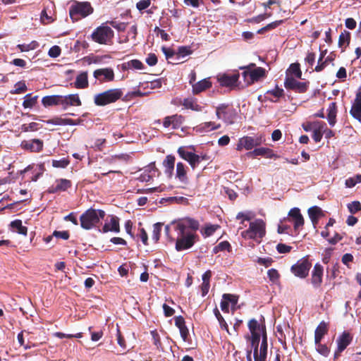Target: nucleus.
<instances>
[{
	"label": "nucleus",
	"mask_w": 361,
	"mask_h": 361,
	"mask_svg": "<svg viewBox=\"0 0 361 361\" xmlns=\"http://www.w3.org/2000/svg\"><path fill=\"white\" fill-rule=\"evenodd\" d=\"M199 228L200 223L196 219L190 217L180 219L176 226L178 233L176 250L179 252L191 248L200 240L196 233Z\"/></svg>",
	"instance_id": "f257e3e1"
},
{
	"label": "nucleus",
	"mask_w": 361,
	"mask_h": 361,
	"mask_svg": "<svg viewBox=\"0 0 361 361\" xmlns=\"http://www.w3.org/2000/svg\"><path fill=\"white\" fill-rule=\"evenodd\" d=\"M106 215L104 210L90 208L80 216V226L85 230L94 228Z\"/></svg>",
	"instance_id": "f03ea898"
},
{
	"label": "nucleus",
	"mask_w": 361,
	"mask_h": 361,
	"mask_svg": "<svg viewBox=\"0 0 361 361\" xmlns=\"http://www.w3.org/2000/svg\"><path fill=\"white\" fill-rule=\"evenodd\" d=\"M123 94V91L119 88L110 89L96 94L94 97V102L97 106H106L116 102L121 98Z\"/></svg>",
	"instance_id": "7ed1b4c3"
},
{
	"label": "nucleus",
	"mask_w": 361,
	"mask_h": 361,
	"mask_svg": "<svg viewBox=\"0 0 361 361\" xmlns=\"http://www.w3.org/2000/svg\"><path fill=\"white\" fill-rule=\"evenodd\" d=\"M114 36L113 30L102 24L97 27L91 35V39L100 44H111Z\"/></svg>",
	"instance_id": "20e7f679"
},
{
	"label": "nucleus",
	"mask_w": 361,
	"mask_h": 361,
	"mask_svg": "<svg viewBox=\"0 0 361 361\" xmlns=\"http://www.w3.org/2000/svg\"><path fill=\"white\" fill-rule=\"evenodd\" d=\"M179 156L187 161L191 168L195 169L199 166L202 161H207L210 157L207 154H201L200 155L197 154L192 152L188 151L185 147H180L178 149Z\"/></svg>",
	"instance_id": "39448f33"
},
{
	"label": "nucleus",
	"mask_w": 361,
	"mask_h": 361,
	"mask_svg": "<svg viewBox=\"0 0 361 361\" xmlns=\"http://www.w3.org/2000/svg\"><path fill=\"white\" fill-rule=\"evenodd\" d=\"M216 116L227 124H233L238 117V113L232 105L221 104L216 107Z\"/></svg>",
	"instance_id": "423d86ee"
},
{
	"label": "nucleus",
	"mask_w": 361,
	"mask_h": 361,
	"mask_svg": "<svg viewBox=\"0 0 361 361\" xmlns=\"http://www.w3.org/2000/svg\"><path fill=\"white\" fill-rule=\"evenodd\" d=\"M265 235V224L262 219H257L250 223L249 228L241 233L245 238L257 239L262 238Z\"/></svg>",
	"instance_id": "0eeeda50"
},
{
	"label": "nucleus",
	"mask_w": 361,
	"mask_h": 361,
	"mask_svg": "<svg viewBox=\"0 0 361 361\" xmlns=\"http://www.w3.org/2000/svg\"><path fill=\"white\" fill-rule=\"evenodd\" d=\"M93 12V8L89 2H77L69 10L70 17L73 20L85 18Z\"/></svg>",
	"instance_id": "6e6552de"
},
{
	"label": "nucleus",
	"mask_w": 361,
	"mask_h": 361,
	"mask_svg": "<svg viewBox=\"0 0 361 361\" xmlns=\"http://www.w3.org/2000/svg\"><path fill=\"white\" fill-rule=\"evenodd\" d=\"M311 267L312 262L310 261L308 256H307L299 259L293 264L290 267V271L295 276L305 279L308 276Z\"/></svg>",
	"instance_id": "1a4fd4ad"
},
{
	"label": "nucleus",
	"mask_w": 361,
	"mask_h": 361,
	"mask_svg": "<svg viewBox=\"0 0 361 361\" xmlns=\"http://www.w3.org/2000/svg\"><path fill=\"white\" fill-rule=\"evenodd\" d=\"M244 82L247 85H250L261 78L266 76V71L264 68L257 67L253 70H245L242 73Z\"/></svg>",
	"instance_id": "9d476101"
},
{
	"label": "nucleus",
	"mask_w": 361,
	"mask_h": 361,
	"mask_svg": "<svg viewBox=\"0 0 361 361\" xmlns=\"http://www.w3.org/2000/svg\"><path fill=\"white\" fill-rule=\"evenodd\" d=\"M309 85V82H300L293 77L287 76L284 81V87L286 90H293L298 93L306 92Z\"/></svg>",
	"instance_id": "9b49d317"
},
{
	"label": "nucleus",
	"mask_w": 361,
	"mask_h": 361,
	"mask_svg": "<svg viewBox=\"0 0 361 361\" xmlns=\"http://www.w3.org/2000/svg\"><path fill=\"white\" fill-rule=\"evenodd\" d=\"M93 76L101 83L111 82L114 80V72L111 68H103L95 70Z\"/></svg>",
	"instance_id": "f8f14e48"
},
{
	"label": "nucleus",
	"mask_w": 361,
	"mask_h": 361,
	"mask_svg": "<svg viewBox=\"0 0 361 361\" xmlns=\"http://www.w3.org/2000/svg\"><path fill=\"white\" fill-rule=\"evenodd\" d=\"M268 351V343H267V332L262 334V343L259 348L254 349V360L255 361H266Z\"/></svg>",
	"instance_id": "ddd939ff"
},
{
	"label": "nucleus",
	"mask_w": 361,
	"mask_h": 361,
	"mask_svg": "<svg viewBox=\"0 0 361 361\" xmlns=\"http://www.w3.org/2000/svg\"><path fill=\"white\" fill-rule=\"evenodd\" d=\"M261 137H241L237 145V149L240 150L243 148L251 149L254 147L261 143Z\"/></svg>",
	"instance_id": "4468645a"
},
{
	"label": "nucleus",
	"mask_w": 361,
	"mask_h": 361,
	"mask_svg": "<svg viewBox=\"0 0 361 361\" xmlns=\"http://www.w3.org/2000/svg\"><path fill=\"white\" fill-rule=\"evenodd\" d=\"M43 145L42 140L39 139L23 140L20 144L22 149L30 152H39L42 150Z\"/></svg>",
	"instance_id": "2eb2a0df"
},
{
	"label": "nucleus",
	"mask_w": 361,
	"mask_h": 361,
	"mask_svg": "<svg viewBox=\"0 0 361 361\" xmlns=\"http://www.w3.org/2000/svg\"><path fill=\"white\" fill-rule=\"evenodd\" d=\"M184 121V117L182 115L174 114L166 116L164 118L163 126L164 128H171L172 129H178L181 127Z\"/></svg>",
	"instance_id": "dca6fc26"
},
{
	"label": "nucleus",
	"mask_w": 361,
	"mask_h": 361,
	"mask_svg": "<svg viewBox=\"0 0 361 361\" xmlns=\"http://www.w3.org/2000/svg\"><path fill=\"white\" fill-rule=\"evenodd\" d=\"M323 266L319 263H317L312 271L311 283L314 288H319L322 283L323 277Z\"/></svg>",
	"instance_id": "f3484780"
},
{
	"label": "nucleus",
	"mask_w": 361,
	"mask_h": 361,
	"mask_svg": "<svg viewBox=\"0 0 361 361\" xmlns=\"http://www.w3.org/2000/svg\"><path fill=\"white\" fill-rule=\"evenodd\" d=\"M72 186L71 181L65 179L60 178L56 180V185H53L48 189L49 193H56L61 191H66Z\"/></svg>",
	"instance_id": "a211bd4d"
},
{
	"label": "nucleus",
	"mask_w": 361,
	"mask_h": 361,
	"mask_svg": "<svg viewBox=\"0 0 361 361\" xmlns=\"http://www.w3.org/2000/svg\"><path fill=\"white\" fill-rule=\"evenodd\" d=\"M288 216L293 222L295 231H298L304 225V219L300 213V209L294 207L288 212Z\"/></svg>",
	"instance_id": "6ab92c4d"
},
{
	"label": "nucleus",
	"mask_w": 361,
	"mask_h": 361,
	"mask_svg": "<svg viewBox=\"0 0 361 361\" xmlns=\"http://www.w3.org/2000/svg\"><path fill=\"white\" fill-rule=\"evenodd\" d=\"M350 113L353 118L361 122V89L356 93Z\"/></svg>",
	"instance_id": "aec40b11"
},
{
	"label": "nucleus",
	"mask_w": 361,
	"mask_h": 361,
	"mask_svg": "<svg viewBox=\"0 0 361 361\" xmlns=\"http://www.w3.org/2000/svg\"><path fill=\"white\" fill-rule=\"evenodd\" d=\"M239 76V73L233 75L224 74L218 78V80L221 86L232 87L235 86Z\"/></svg>",
	"instance_id": "412c9836"
},
{
	"label": "nucleus",
	"mask_w": 361,
	"mask_h": 361,
	"mask_svg": "<svg viewBox=\"0 0 361 361\" xmlns=\"http://www.w3.org/2000/svg\"><path fill=\"white\" fill-rule=\"evenodd\" d=\"M102 233H107L109 231L119 233L120 232V224L119 219L116 216H111L110 222L105 223L102 228L100 230Z\"/></svg>",
	"instance_id": "4be33fe9"
},
{
	"label": "nucleus",
	"mask_w": 361,
	"mask_h": 361,
	"mask_svg": "<svg viewBox=\"0 0 361 361\" xmlns=\"http://www.w3.org/2000/svg\"><path fill=\"white\" fill-rule=\"evenodd\" d=\"M249 330L251 335L261 334L262 335L266 331V326L264 324H260L258 321L255 319H251L247 324Z\"/></svg>",
	"instance_id": "5701e85b"
},
{
	"label": "nucleus",
	"mask_w": 361,
	"mask_h": 361,
	"mask_svg": "<svg viewBox=\"0 0 361 361\" xmlns=\"http://www.w3.org/2000/svg\"><path fill=\"white\" fill-rule=\"evenodd\" d=\"M353 340L352 336L350 333L344 331L338 338H337V344L338 348V351H343L348 345L351 343Z\"/></svg>",
	"instance_id": "b1692460"
},
{
	"label": "nucleus",
	"mask_w": 361,
	"mask_h": 361,
	"mask_svg": "<svg viewBox=\"0 0 361 361\" xmlns=\"http://www.w3.org/2000/svg\"><path fill=\"white\" fill-rule=\"evenodd\" d=\"M181 104L187 109H191L194 111H202L203 106L200 105L197 99L192 97L185 98L181 102Z\"/></svg>",
	"instance_id": "393cba45"
},
{
	"label": "nucleus",
	"mask_w": 361,
	"mask_h": 361,
	"mask_svg": "<svg viewBox=\"0 0 361 361\" xmlns=\"http://www.w3.org/2000/svg\"><path fill=\"white\" fill-rule=\"evenodd\" d=\"M192 93L197 94L212 87V82L209 78L203 79L197 82L192 84Z\"/></svg>",
	"instance_id": "a878e982"
},
{
	"label": "nucleus",
	"mask_w": 361,
	"mask_h": 361,
	"mask_svg": "<svg viewBox=\"0 0 361 361\" xmlns=\"http://www.w3.org/2000/svg\"><path fill=\"white\" fill-rule=\"evenodd\" d=\"M328 332L327 324L324 322H322L317 326L314 331V343L318 344L321 343V341L324 336Z\"/></svg>",
	"instance_id": "bb28decb"
},
{
	"label": "nucleus",
	"mask_w": 361,
	"mask_h": 361,
	"mask_svg": "<svg viewBox=\"0 0 361 361\" xmlns=\"http://www.w3.org/2000/svg\"><path fill=\"white\" fill-rule=\"evenodd\" d=\"M74 85L78 89H85L88 87V74L87 71L82 72L77 75Z\"/></svg>",
	"instance_id": "cd10ccee"
},
{
	"label": "nucleus",
	"mask_w": 361,
	"mask_h": 361,
	"mask_svg": "<svg viewBox=\"0 0 361 361\" xmlns=\"http://www.w3.org/2000/svg\"><path fill=\"white\" fill-rule=\"evenodd\" d=\"M328 115L327 119L331 126H334L336 123V114H337V105L336 102H331L329 104L327 109Z\"/></svg>",
	"instance_id": "c85d7f7f"
},
{
	"label": "nucleus",
	"mask_w": 361,
	"mask_h": 361,
	"mask_svg": "<svg viewBox=\"0 0 361 361\" xmlns=\"http://www.w3.org/2000/svg\"><path fill=\"white\" fill-rule=\"evenodd\" d=\"M317 131H314L313 135H334L332 131L328 129L326 124L324 121H316Z\"/></svg>",
	"instance_id": "c756f323"
},
{
	"label": "nucleus",
	"mask_w": 361,
	"mask_h": 361,
	"mask_svg": "<svg viewBox=\"0 0 361 361\" xmlns=\"http://www.w3.org/2000/svg\"><path fill=\"white\" fill-rule=\"evenodd\" d=\"M309 216L313 224H316L321 216H322V210L317 206H314L308 209Z\"/></svg>",
	"instance_id": "7c9ffc66"
},
{
	"label": "nucleus",
	"mask_w": 361,
	"mask_h": 361,
	"mask_svg": "<svg viewBox=\"0 0 361 361\" xmlns=\"http://www.w3.org/2000/svg\"><path fill=\"white\" fill-rule=\"evenodd\" d=\"M176 177L182 183H186L188 182L185 166L182 162H178L176 164Z\"/></svg>",
	"instance_id": "2f4dec72"
},
{
	"label": "nucleus",
	"mask_w": 361,
	"mask_h": 361,
	"mask_svg": "<svg viewBox=\"0 0 361 361\" xmlns=\"http://www.w3.org/2000/svg\"><path fill=\"white\" fill-rule=\"evenodd\" d=\"M251 156H264L266 157H272L274 156L273 151L266 147H259L248 153Z\"/></svg>",
	"instance_id": "473e14b6"
},
{
	"label": "nucleus",
	"mask_w": 361,
	"mask_h": 361,
	"mask_svg": "<svg viewBox=\"0 0 361 361\" xmlns=\"http://www.w3.org/2000/svg\"><path fill=\"white\" fill-rule=\"evenodd\" d=\"M144 68L143 63L138 59H133L122 64V69L126 70L129 68H134L137 70H142Z\"/></svg>",
	"instance_id": "72a5a7b5"
},
{
	"label": "nucleus",
	"mask_w": 361,
	"mask_h": 361,
	"mask_svg": "<svg viewBox=\"0 0 361 361\" xmlns=\"http://www.w3.org/2000/svg\"><path fill=\"white\" fill-rule=\"evenodd\" d=\"M163 165L166 169V173L171 174L174 169L175 157L171 154L167 155L163 161Z\"/></svg>",
	"instance_id": "f704fd0d"
},
{
	"label": "nucleus",
	"mask_w": 361,
	"mask_h": 361,
	"mask_svg": "<svg viewBox=\"0 0 361 361\" xmlns=\"http://www.w3.org/2000/svg\"><path fill=\"white\" fill-rule=\"evenodd\" d=\"M11 227L16 230L19 234L26 235L27 233V228L23 226L22 221L16 219L11 222Z\"/></svg>",
	"instance_id": "c9c22d12"
},
{
	"label": "nucleus",
	"mask_w": 361,
	"mask_h": 361,
	"mask_svg": "<svg viewBox=\"0 0 361 361\" xmlns=\"http://www.w3.org/2000/svg\"><path fill=\"white\" fill-rule=\"evenodd\" d=\"M60 95L45 96L42 99V104L47 107L54 105H59Z\"/></svg>",
	"instance_id": "e433bc0d"
},
{
	"label": "nucleus",
	"mask_w": 361,
	"mask_h": 361,
	"mask_svg": "<svg viewBox=\"0 0 361 361\" xmlns=\"http://www.w3.org/2000/svg\"><path fill=\"white\" fill-rule=\"evenodd\" d=\"M38 96H32V94H27L24 98L23 106L25 109L32 108L37 102Z\"/></svg>",
	"instance_id": "4c0bfd02"
},
{
	"label": "nucleus",
	"mask_w": 361,
	"mask_h": 361,
	"mask_svg": "<svg viewBox=\"0 0 361 361\" xmlns=\"http://www.w3.org/2000/svg\"><path fill=\"white\" fill-rule=\"evenodd\" d=\"M39 47V44L37 41H32L29 44H20L17 45V49H18L21 52L29 51L30 50H34Z\"/></svg>",
	"instance_id": "58836bf2"
},
{
	"label": "nucleus",
	"mask_w": 361,
	"mask_h": 361,
	"mask_svg": "<svg viewBox=\"0 0 361 361\" xmlns=\"http://www.w3.org/2000/svg\"><path fill=\"white\" fill-rule=\"evenodd\" d=\"M225 250H227L228 252L231 251V245L227 240L219 243L213 248V252L215 254Z\"/></svg>",
	"instance_id": "ea45409f"
},
{
	"label": "nucleus",
	"mask_w": 361,
	"mask_h": 361,
	"mask_svg": "<svg viewBox=\"0 0 361 361\" xmlns=\"http://www.w3.org/2000/svg\"><path fill=\"white\" fill-rule=\"evenodd\" d=\"M27 90V85L25 82L22 80L16 82L15 84V89L11 91V93L13 94H22Z\"/></svg>",
	"instance_id": "a19ab883"
},
{
	"label": "nucleus",
	"mask_w": 361,
	"mask_h": 361,
	"mask_svg": "<svg viewBox=\"0 0 361 361\" xmlns=\"http://www.w3.org/2000/svg\"><path fill=\"white\" fill-rule=\"evenodd\" d=\"M350 41V33L346 30H344L339 35L338 38V46L343 47L345 44L349 45Z\"/></svg>",
	"instance_id": "79ce46f5"
},
{
	"label": "nucleus",
	"mask_w": 361,
	"mask_h": 361,
	"mask_svg": "<svg viewBox=\"0 0 361 361\" xmlns=\"http://www.w3.org/2000/svg\"><path fill=\"white\" fill-rule=\"evenodd\" d=\"M163 226L162 223H156L153 226V232H152V240H154L155 243H157L160 238L161 227Z\"/></svg>",
	"instance_id": "37998d69"
},
{
	"label": "nucleus",
	"mask_w": 361,
	"mask_h": 361,
	"mask_svg": "<svg viewBox=\"0 0 361 361\" xmlns=\"http://www.w3.org/2000/svg\"><path fill=\"white\" fill-rule=\"evenodd\" d=\"M200 127L202 130L208 132L212 130L219 129L221 127V124L209 121L202 123Z\"/></svg>",
	"instance_id": "c03bdc74"
},
{
	"label": "nucleus",
	"mask_w": 361,
	"mask_h": 361,
	"mask_svg": "<svg viewBox=\"0 0 361 361\" xmlns=\"http://www.w3.org/2000/svg\"><path fill=\"white\" fill-rule=\"evenodd\" d=\"M267 276L269 279L273 283H278L279 282L280 274L279 271L275 269H269L267 271Z\"/></svg>",
	"instance_id": "a18cd8bd"
},
{
	"label": "nucleus",
	"mask_w": 361,
	"mask_h": 361,
	"mask_svg": "<svg viewBox=\"0 0 361 361\" xmlns=\"http://www.w3.org/2000/svg\"><path fill=\"white\" fill-rule=\"evenodd\" d=\"M70 164V160L68 158H62L59 160H52V166L54 168H66Z\"/></svg>",
	"instance_id": "49530a36"
},
{
	"label": "nucleus",
	"mask_w": 361,
	"mask_h": 361,
	"mask_svg": "<svg viewBox=\"0 0 361 361\" xmlns=\"http://www.w3.org/2000/svg\"><path fill=\"white\" fill-rule=\"evenodd\" d=\"M40 20L44 25H48L54 22L55 18L51 15H49L47 11L44 9L41 13Z\"/></svg>",
	"instance_id": "de8ad7c7"
},
{
	"label": "nucleus",
	"mask_w": 361,
	"mask_h": 361,
	"mask_svg": "<svg viewBox=\"0 0 361 361\" xmlns=\"http://www.w3.org/2000/svg\"><path fill=\"white\" fill-rule=\"evenodd\" d=\"M224 299L228 300V302L231 305V308L233 310H235V306L237 305L238 301V297L235 295L224 293L222 296Z\"/></svg>",
	"instance_id": "09e8293b"
},
{
	"label": "nucleus",
	"mask_w": 361,
	"mask_h": 361,
	"mask_svg": "<svg viewBox=\"0 0 361 361\" xmlns=\"http://www.w3.org/2000/svg\"><path fill=\"white\" fill-rule=\"evenodd\" d=\"M218 225H206L204 230L202 231V235L205 237L211 236L218 229Z\"/></svg>",
	"instance_id": "8fccbe9b"
},
{
	"label": "nucleus",
	"mask_w": 361,
	"mask_h": 361,
	"mask_svg": "<svg viewBox=\"0 0 361 361\" xmlns=\"http://www.w3.org/2000/svg\"><path fill=\"white\" fill-rule=\"evenodd\" d=\"M214 314L219 322L221 328L228 332V326L217 308L214 310Z\"/></svg>",
	"instance_id": "3c124183"
},
{
	"label": "nucleus",
	"mask_w": 361,
	"mask_h": 361,
	"mask_svg": "<svg viewBox=\"0 0 361 361\" xmlns=\"http://www.w3.org/2000/svg\"><path fill=\"white\" fill-rule=\"evenodd\" d=\"M288 71L290 72L291 74L294 75L297 78H299V79L301 78L302 72H301L299 63H292L290 66Z\"/></svg>",
	"instance_id": "603ef678"
},
{
	"label": "nucleus",
	"mask_w": 361,
	"mask_h": 361,
	"mask_svg": "<svg viewBox=\"0 0 361 361\" xmlns=\"http://www.w3.org/2000/svg\"><path fill=\"white\" fill-rule=\"evenodd\" d=\"M192 52V51L191 50L190 47L182 46L178 47L176 55L178 58L185 57L186 56L191 54Z\"/></svg>",
	"instance_id": "864d4df0"
},
{
	"label": "nucleus",
	"mask_w": 361,
	"mask_h": 361,
	"mask_svg": "<svg viewBox=\"0 0 361 361\" xmlns=\"http://www.w3.org/2000/svg\"><path fill=\"white\" fill-rule=\"evenodd\" d=\"M361 183V174L348 178L345 180V185L348 188H353L356 184Z\"/></svg>",
	"instance_id": "5fc2aeb1"
},
{
	"label": "nucleus",
	"mask_w": 361,
	"mask_h": 361,
	"mask_svg": "<svg viewBox=\"0 0 361 361\" xmlns=\"http://www.w3.org/2000/svg\"><path fill=\"white\" fill-rule=\"evenodd\" d=\"M67 97L70 106H80L82 104L81 101L78 94H69Z\"/></svg>",
	"instance_id": "6e6d98bb"
},
{
	"label": "nucleus",
	"mask_w": 361,
	"mask_h": 361,
	"mask_svg": "<svg viewBox=\"0 0 361 361\" xmlns=\"http://www.w3.org/2000/svg\"><path fill=\"white\" fill-rule=\"evenodd\" d=\"M317 345V351L324 357H327L329 355L330 349L326 346V345L321 344L319 343L316 344Z\"/></svg>",
	"instance_id": "4d7b16f0"
},
{
	"label": "nucleus",
	"mask_w": 361,
	"mask_h": 361,
	"mask_svg": "<svg viewBox=\"0 0 361 361\" xmlns=\"http://www.w3.org/2000/svg\"><path fill=\"white\" fill-rule=\"evenodd\" d=\"M348 209L351 214H355L361 210V204L358 201H354L348 204Z\"/></svg>",
	"instance_id": "13d9d810"
},
{
	"label": "nucleus",
	"mask_w": 361,
	"mask_h": 361,
	"mask_svg": "<svg viewBox=\"0 0 361 361\" xmlns=\"http://www.w3.org/2000/svg\"><path fill=\"white\" fill-rule=\"evenodd\" d=\"M266 94L273 95L276 99H279L283 96L284 91L283 89L279 88L278 86H276V87L274 90H268Z\"/></svg>",
	"instance_id": "bf43d9fd"
},
{
	"label": "nucleus",
	"mask_w": 361,
	"mask_h": 361,
	"mask_svg": "<svg viewBox=\"0 0 361 361\" xmlns=\"http://www.w3.org/2000/svg\"><path fill=\"white\" fill-rule=\"evenodd\" d=\"M317 124H316V121L307 122L306 123H303L302 127L306 132L312 133V135H314V131H317Z\"/></svg>",
	"instance_id": "052dcab7"
},
{
	"label": "nucleus",
	"mask_w": 361,
	"mask_h": 361,
	"mask_svg": "<svg viewBox=\"0 0 361 361\" xmlns=\"http://www.w3.org/2000/svg\"><path fill=\"white\" fill-rule=\"evenodd\" d=\"M151 335L153 340L154 345L157 347V349L161 347V343L160 340V336L156 330L151 331Z\"/></svg>",
	"instance_id": "680f3d73"
},
{
	"label": "nucleus",
	"mask_w": 361,
	"mask_h": 361,
	"mask_svg": "<svg viewBox=\"0 0 361 361\" xmlns=\"http://www.w3.org/2000/svg\"><path fill=\"white\" fill-rule=\"evenodd\" d=\"M61 48L57 45H54L49 49L48 54L51 58H56L61 54Z\"/></svg>",
	"instance_id": "e2e57ef3"
},
{
	"label": "nucleus",
	"mask_w": 361,
	"mask_h": 361,
	"mask_svg": "<svg viewBox=\"0 0 361 361\" xmlns=\"http://www.w3.org/2000/svg\"><path fill=\"white\" fill-rule=\"evenodd\" d=\"M292 247L283 243H279L276 245V250L281 254L288 253L291 251Z\"/></svg>",
	"instance_id": "0e129e2a"
},
{
	"label": "nucleus",
	"mask_w": 361,
	"mask_h": 361,
	"mask_svg": "<svg viewBox=\"0 0 361 361\" xmlns=\"http://www.w3.org/2000/svg\"><path fill=\"white\" fill-rule=\"evenodd\" d=\"M53 235L57 238H61L63 240H68L70 237V233L68 231H54L53 232Z\"/></svg>",
	"instance_id": "69168bd1"
},
{
	"label": "nucleus",
	"mask_w": 361,
	"mask_h": 361,
	"mask_svg": "<svg viewBox=\"0 0 361 361\" xmlns=\"http://www.w3.org/2000/svg\"><path fill=\"white\" fill-rule=\"evenodd\" d=\"M145 61L149 66H153L157 63L158 59L155 54L150 53L148 54Z\"/></svg>",
	"instance_id": "338daca9"
},
{
	"label": "nucleus",
	"mask_w": 361,
	"mask_h": 361,
	"mask_svg": "<svg viewBox=\"0 0 361 361\" xmlns=\"http://www.w3.org/2000/svg\"><path fill=\"white\" fill-rule=\"evenodd\" d=\"M151 5L150 0H140L136 4V7L139 11L147 8Z\"/></svg>",
	"instance_id": "774afa93"
}]
</instances>
